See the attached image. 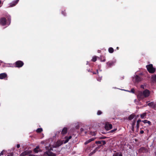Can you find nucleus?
<instances>
[{"label":"nucleus","instance_id":"f257e3e1","mask_svg":"<svg viewBox=\"0 0 156 156\" xmlns=\"http://www.w3.org/2000/svg\"><path fill=\"white\" fill-rule=\"evenodd\" d=\"M150 93L149 91L147 89L145 90L143 92L139 91L137 96L138 100L140 101L141 99L148 97L150 95Z\"/></svg>","mask_w":156,"mask_h":156},{"label":"nucleus","instance_id":"f03ea898","mask_svg":"<svg viewBox=\"0 0 156 156\" xmlns=\"http://www.w3.org/2000/svg\"><path fill=\"white\" fill-rule=\"evenodd\" d=\"M147 71L151 73H153L155 71L156 69L153 67L152 64H150L146 66Z\"/></svg>","mask_w":156,"mask_h":156},{"label":"nucleus","instance_id":"7ed1b4c3","mask_svg":"<svg viewBox=\"0 0 156 156\" xmlns=\"http://www.w3.org/2000/svg\"><path fill=\"white\" fill-rule=\"evenodd\" d=\"M15 66L16 67L20 68L22 67L24 65L23 62L20 60L16 61L15 64Z\"/></svg>","mask_w":156,"mask_h":156},{"label":"nucleus","instance_id":"20e7f679","mask_svg":"<svg viewBox=\"0 0 156 156\" xmlns=\"http://www.w3.org/2000/svg\"><path fill=\"white\" fill-rule=\"evenodd\" d=\"M148 151V149L144 147H142L139 150V152L140 153H147Z\"/></svg>","mask_w":156,"mask_h":156},{"label":"nucleus","instance_id":"39448f33","mask_svg":"<svg viewBox=\"0 0 156 156\" xmlns=\"http://www.w3.org/2000/svg\"><path fill=\"white\" fill-rule=\"evenodd\" d=\"M7 20L4 17H2L0 19V24L2 26H5L6 24Z\"/></svg>","mask_w":156,"mask_h":156},{"label":"nucleus","instance_id":"423d86ee","mask_svg":"<svg viewBox=\"0 0 156 156\" xmlns=\"http://www.w3.org/2000/svg\"><path fill=\"white\" fill-rule=\"evenodd\" d=\"M32 151L31 150H26L23 152L21 154H20V156H25L29 154L32 153Z\"/></svg>","mask_w":156,"mask_h":156},{"label":"nucleus","instance_id":"0eeeda50","mask_svg":"<svg viewBox=\"0 0 156 156\" xmlns=\"http://www.w3.org/2000/svg\"><path fill=\"white\" fill-rule=\"evenodd\" d=\"M64 143V142L62 140H58L54 144V147H58Z\"/></svg>","mask_w":156,"mask_h":156},{"label":"nucleus","instance_id":"6e6552de","mask_svg":"<svg viewBox=\"0 0 156 156\" xmlns=\"http://www.w3.org/2000/svg\"><path fill=\"white\" fill-rule=\"evenodd\" d=\"M105 128L107 130H108L112 128V124L107 122L105 124Z\"/></svg>","mask_w":156,"mask_h":156},{"label":"nucleus","instance_id":"1a4fd4ad","mask_svg":"<svg viewBox=\"0 0 156 156\" xmlns=\"http://www.w3.org/2000/svg\"><path fill=\"white\" fill-rule=\"evenodd\" d=\"M52 149L50 148V150L48 151H46L45 153V154H46L48 156H56V154L52 152L50 150H51Z\"/></svg>","mask_w":156,"mask_h":156},{"label":"nucleus","instance_id":"9d476101","mask_svg":"<svg viewBox=\"0 0 156 156\" xmlns=\"http://www.w3.org/2000/svg\"><path fill=\"white\" fill-rule=\"evenodd\" d=\"M80 134L82 136H83L87 133V130L86 129L81 128L80 129Z\"/></svg>","mask_w":156,"mask_h":156},{"label":"nucleus","instance_id":"9b49d317","mask_svg":"<svg viewBox=\"0 0 156 156\" xmlns=\"http://www.w3.org/2000/svg\"><path fill=\"white\" fill-rule=\"evenodd\" d=\"M115 61H109L107 63V65H108V67H111L112 66L114 65L115 63Z\"/></svg>","mask_w":156,"mask_h":156},{"label":"nucleus","instance_id":"f8f14e48","mask_svg":"<svg viewBox=\"0 0 156 156\" xmlns=\"http://www.w3.org/2000/svg\"><path fill=\"white\" fill-rule=\"evenodd\" d=\"M19 0H16L10 3V7H12L15 6L18 2Z\"/></svg>","mask_w":156,"mask_h":156},{"label":"nucleus","instance_id":"ddd939ff","mask_svg":"<svg viewBox=\"0 0 156 156\" xmlns=\"http://www.w3.org/2000/svg\"><path fill=\"white\" fill-rule=\"evenodd\" d=\"M7 75L6 73H3L0 74V79H3L7 77Z\"/></svg>","mask_w":156,"mask_h":156},{"label":"nucleus","instance_id":"4468645a","mask_svg":"<svg viewBox=\"0 0 156 156\" xmlns=\"http://www.w3.org/2000/svg\"><path fill=\"white\" fill-rule=\"evenodd\" d=\"M147 105L151 107L152 108H155L156 106V104L153 102L148 103Z\"/></svg>","mask_w":156,"mask_h":156},{"label":"nucleus","instance_id":"2eb2a0df","mask_svg":"<svg viewBox=\"0 0 156 156\" xmlns=\"http://www.w3.org/2000/svg\"><path fill=\"white\" fill-rule=\"evenodd\" d=\"M67 128L66 127H64L61 131V134L62 135H64L67 133Z\"/></svg>","mask_w":156,"mask_h":156},{"label":"nucleus","instance_id":"dca6fc26","mask_svg":"<svg viewBox=\"0 0 156 156\" xmlns=\"http://www.w3.org/2000/svg\"><path fill=\"white\" fill-rule=\"evenodd\" d=\"M135 80L136 82H139L142 80L141 78L138 75H136L135 76Z\"/></svg>","mask_w":156,"mask_h":156},{"label":"nucleus","instance_id":"f3484780","mask_svg":"<svg viewBox=\"0 0 156 156\" xmlns=\"http://www.w3.org/2000/svg\"><path fill=\"white\" fill-rule=\"evenodd\" d=\"M33 151L34 153H38L39 151L41 152L42 150L39 149V146H37L34 149Z\"/></svg>","mask_w":156,"mask_h":156},{"label":"nucleus","instance_id":"a211bd4d","mask_svg":"<svg viewBox=\"0 0 156 156\" xmlns=\"http://www.w3.org/2000/svg\"><path fill=\"white\" fill-rule=\"evenodd\" d=\"M71 138L72 136H69V137H68L67 136H65V140L64 142V143L66 144L68 142L69 140L71 139Z\"/></svg>","mask_w":156,"mask_h":156},{"label":"nucleus","instance_id":"6ab92c4d","mask_svg":"<svg viewBox=\"0 0 156 156\" xmlns=\"http://www.w3.org/2000/svg\"><path fill=\"white\" fill-rule=\"evenodd\" d=\"M141 121H142L141 120V119H138L137 120V121L136 125V127L137 130H138L139 127L140 122H141Z\"/></svg>","mask_w":156,"mask_h":156},{"label":"nucleus","instance_id":"aec40b11","mask_svg":"<svg viewBox=\"0 0 156 156\" xmlns=\"http://www.w3.org/2000/svg\"><path fill=\"white\" fill-rule=\"evenodd\" d=\"M135 116V115L133 114H132L130 115L128 117V119L129 120H131L133 119Z\"/></svg>","mask_w":156,"mask_h":156},{"label":"nucleus","instance_id":"412c9836","mask_svg":"<svg viewBox=\"0 0 156 156\" xmlns=\"http://www.w3.org/2000/svg\"><path fill=\"white\" fill-rule=\"evenodd\" d=\"M141 122H144V123H147L149 125H151V123L150 121L147 120H141Z\"/></svg>","mask_w":156,"mask_h":156},{"label":"nucleus","instance_id":"4be33fe9","mask_svg":"<svg viewBox=\"0 0 156 156\" xmlns=\"http://www.w3.org/2000/svg\"><path fill=\"white\" fill-rule=\"evenodd\" d=\"M147 114L146 112L144 113L143 114H141L140 115V117L141 119H143L146 116Z\"/></svg>","mask_w":156,"mask_h":156},{"label":"nucleus","instance_id":"5701e85b","mask_svg":"<svg viewBox=\"0 0 156 156\" xmlns=\"http://www.w3.org/2000/svg\"><path fill=\"white\" fill-rule=\"evenodd\" d=\"M43 131V129L42 128H38L36 130L37 133H40Z\"/></svg>","mask_w":156,"mask_h":156},{"label":"nucleus","instance_id":"b1692460","mask_svg":"<svg viewBox=\"0 0 156 156\" xmlns=\"http://www.w3.org/2000/svg\"><path fill=\"white\" fill-rule=\"evenodd\" d=\"M108 51L110 53H112L114 52V49L110 47L108 48Z\"/></svg>","mask_w":156,"mask_h":156},{"label":"nucleus","instance_id":"393cba45","mask_svg":"<svg viewBox=\"0 0 156 156\" xmlns=\"http://www.w3.org/2000/svg\"><path fill=\"white\" fill-rule=\"evenodd\" d=\"M101 61L103 62H105V57L103 56H101Z\"/></svg>","mask_w":156,"mask_h":156},{"label":"nucleus","instance_id":"a878e982","mask_svg":"<svg viewBox=\"0 0 156 156\" xmlns=\"http://www.w3.org/2000/svg\"><path fill=\"white\" fill-rule=\"evenodd\" d=\"M97 56H94L93 57L92 59L91 60V61L92 62H95L97 60Z\"/></svg>","mask_w":156,"mask_h":156},{"label":"nucleus","instance_id":"bb28decb","mask_svg":"<svg viewBox=\"0 0 156 156\" xmlns=\"http://www.w3.org/2000/svg\"><path fill=\"white\" fill-rule=\"evenodd\" d=\"M151 79L153 81L156 82V75L153 76L151 77Z\"/></svg>","mask_w":156,"mask_h":156},{"label":"nucleus","instance_id":"cd10ccee","mask_svg":"<svg viewBox=\"0 0 156 156\" xmlns=\"http://www.w3.org/2000/svg\"><path fill=\"white\" fill-rule=\"evenodd\" d=\"M96 151L95 150V149H94V150H93L92 152H90L89 154V156H90L92 155V154H94L96 152Z\"/></svg>","mask_w":156,"mask_h":156},{"label":"nucleus","instance_id":"c85d7f7f","mask_svg":"<svg viewBox=\"0 0 156 156\" xmlns=\"http://www.w3.org/2000/svg\"><path fill=\"white\" fill-rule=\"evenodd\" d=\"M136 121L135 119L134 120L132 123V126H134L135 125Z\"/></svg>","mask_w":156,"mask_h":156},{"label":"nucleus","instance_id":"c756f323","mask_svg":"<svg viewBox=\"0 0 156 156\" xmlns=\"http://www.w3.org/2000/svg\"><path fill=\"white\" fill-rule=\"evenodd\" d=\"M102 112L101 111L98 110V111L97 112V114L98 115H101L102 114Z\"/></svg>","mask_w":156,"mask_h":156},{"label":"nucleus","instance_id":"7c9ffc66","mask_svg":"<svg viewBox=\"0 0 156 156\" xmlns=\"http://www.w3.org/2000/svg\"><path fill=\"white\" fill-rule=\"evenodd\" d=\"M102 146V145H100L99 146H98V147H96L95 148V150L97 151L98 150L100 149L101 147Z\"/></svg>","mask_w":156,"mask_h":156},{"label":"nucleus","instance_id":"2f4dec72","mask_svg":"<svg viewBox=\"0 0 156 156\" xmlns=\"http://www.w3.org/2000/svg\"><path fill=\"white\" fill-rule=\"evenodd\" d=\"M95 143L96 144H101L102 143V141H97L95 142Z\"/></svg>","mask_w":156,"mask_h":156},{"label":"nucleus","instance_id":"473e14b6","mask_svg":"<svg viewBox=\"0 0 156 156\" xmlns=\"http://www.w3.org/2000/svg\"><path fill=\"white\" fill-rule=\"evenodd\" d=\"M117 129L116 128L115 129L113 130H112L111 131H110L109 133H113L115 131L117 130Z\"/></svg>","mask_w":156,"mask_h":156},{"label":"nucleus","instance_id":"72a5a7b5","mask_svg":"<svg viewBox=\"0 0 156 156\" xmlns=\"http://www.w3.org/2000/svg\"><path fill=\"white\" fill-rule=\"evenodd\" d=\"M62 13L63 15H64V16H66V13L65 12V11H62Z\"/></svg>","mask_w":156,"mask_h":156},{"label":"nucleus","instance_id":"f704fd0d","mask_svg":"<svg viewBox=\"0 0 156 156\" xmlns=\"http://www.w3.org/2000/svg\"><path fill=\"white\" fill-rule=\"evenodd\" d=\"M90 142H91V141L89 139L86 142H85L84 144L85 145L89 143H90Z\"/></svg>","mask_w":156,"mask_h":156},{"label":"nucleus","instance_id":"c9c22d12","mask_svg":"<svg viewBox=\"0 0 156 156\" xmlns=\"http://www.w3.org/2000/svg\"><path fill=\"white\" fill-rule=\"evenodd\" d=\"M8 22H9V23L8 24L7 23V24L9 25L11 22V18H8Z\"/></svg>","mask_w":156,"mask_h":156},{"label":"nucleus","instance_id":"e433bc0d","mask_svg":"<svg viewBox=\"0 0 156 156\" xmlns=\"http://www.w3.org/2000/svg\"><path fill=\"white\" fill-rule=\"evenodd\" d=\"M99 139H105L106 138L105 136H101L99 137Z\"/></svg>","mask_w":156,"mask_h":156},{"label":"nucleus","instance_id":"4c0bfd02","mask_svg":"<svg viewBox=\"0 0 156 156\" xmlns=\"http://www.w3.org/2000/svg\"><path fill=\"white\" fill-rule=\"evenodd\" d=\"M102 143V144L103 145H105L106 144V142L105 140H101Z\"/></svg>","mask_w":156,"mask_h":156},{"label":"nucleus","instance_id":"58836bf2","mask_svg":"<svg viewBox=\"0 0 156 156\" xmlns=\"http://www.w3.org/2000/svg\"><path fill=\"white\" fill-rule=\"evenodd\" d=\"M92 73L93 74H98V70H97V73H96L95 72H93Z\"/></svg>","mask_w":156,"mask_h":156},{"label":"nucleus","instance_id":"ea45409f","mask_svg":"<svg viewBox=\"0 0 156 156\" xmlns=\"http://www.w3.org/2000/svg\"><path fill=\"white\" fill-rule=\"evenodd\" d=\"M101 77H98L97 78V80L98 81H100V82L101 81Z\"/></svg>","mask_w":156,"mask_h":156},{"label":"nucleus","instance_id":"a19ab883","mask_svg":"<svg viewBox=\"0 0 156 156\" xmlns=\"http://www.w3.org/2000/svg\"><path fill=\"white\" fill-rule=\"evenodd\" d=\"M134 90L133 89H131V92L133 93H134Z\"/></svg>","mask_w":156,"mask_h":156},{"label":"nucleus","instance_id":"79ce46f5","mask_svg":"<svg viewBox=\"0 0 156 156\" xmlns=\"http://www.w3.org/2000/svg\"><path fill=\"white\" fill-rule=\"evenodd\" d=\"M94 138H92L90 139V140L91 142L92 141H93L94 140Z\"/></svg>","mask_w":156,"mask_h":156},{"label":"nucleus","instance_id":"37998d69","mask_svg":"<svg viewBox=\"0 0 156 156\" xmlns=\"http://www.w3.org/2000/svg\"><path fill=\"white\" fill-rule=\"evenodd\" d=\"M131 129L133 131H134V126H131Z\"/></svg>","mask_w":156,"mask_h":156},{"label":"nucleus","instance_id":"c03bdc74","mask_svg":"<svg viewBox=\"0 0 156 156\" xmlns=\"http://www.w3.org/2000/svg\"><path fill=\"white\" fill-rule=\"evenodd\" d=\"M90 134L93 135H94L95 134V132H93V133H92L91 132H90Z\"/></svg>","mask_w":156,"mask_h":156},{"label":"nucleus","instance_id":"a18cd8bd","mask_svg":"<svg viewBox=\"0 0 156 156\" xmlns=\"http://www.w3.org/2000/svg\"><path fill=\"white\" fill-rule=\"evenodd\" d=\"M144 131L142 130H141L140 132V134H143L144 133Z\"/></svg>","mask_w":156,"mask_h":156},{"label":"nucleus","instance_id":"49530a36","mask_svg":"<svg viewBox=\"0 0 156 156\" xmlns=\"http://www.w3.org/2000/svg\"><path fill=\"white\" fill-rule=\"evenodd\" d=\"M61 131H58V132H57L56 133V135H58V134H59L61 132Z\"/></svg>","mask_w":156,"mask_h":156},{"label":"nucleus","instance_id":"de8ad7c7","mask_svg":"<svg viewBox=\"0 0 156 156\" xmlns=\"http://www.w3.org/2000/svg\"><path fill=\"white\" fill-rule=\"evenodd\" d=\"M20 147V145L19 144H17V147L18 148Z\"/></svg>","mask_w":156,"mask_h":156},{"label":"nucleus","instance_id":"09e8293b","mask_svg":"<svg viewBox=\"0 0 156 156\" xmlns=\"http://www.w3.org/2000/svg\"><path fill=\"white\" fill-rule=\"evenodd\" d=\"M118 156H122V154L121 153H120L118 155Z\"/></svg>","mask_w":156,"mask_h":156},{"label":"nucleus","instance_id":"8fccbe9b","mask_svg":"<svg viewBox=\"0 0 156 156\" xmlns=\"http://www.w3.org/2000/svg\"><path fill=\"white\" fill-rule=\"evenodd\" d=\"M118 153H116V154H114L113 156H118Z\"/></svg>","mask_w":156,"mask_h":156},{"label":"nucleus","instance_id":"3c124183","mask_svg":"<svg viewBox=\"0 0 156 156\" xmlns=\"http://www.w3.org/2000/svg\"><path fill=\"white\" fill-rule=\"evenodd\" d=\"M3 151L0 154L1 155H3L4 154L3 153V151Z\"/></svg>","mask_w":156,"mask_h":156},{"label":"nucleus","instance_id":"603ef678","mask_svg":"<svg viewBox=\"0 0 156 156\" xmlns=\"http://www.w3.org/2000/svg\"><path fill=\"white\" fill-rule=\"evenodd\" d=\"M7 156H13V154L12 153H11L10 154V155H8Z\"/></svg>","mask_w":156,"mask_h":156},{"label":"nucleus","instance_id":"864d4df0","mask_svg":"<svg viewBox=\"0 0 156 156\" xmlns=\"http://www.w3.org/2000/svg\"><path fill=\"white\" fill-rule=\"evenodd\" d=\"M87 71L88 72H90V69H87Z\"/></svg>","mask_w":156,"mask_h":156},{"label":"nucleus","instance_id":"5fc2aeb1","mask_svg":"<svg viewBox=\"0 0 156 156\" xmlns=\"http://www.w3.org/2000/svg\"><path fill=\"white\" fill-rule=\"evenodd\" d=\"M100 52H101V51H100V50H98V53H100Z\"/></svg>","mask_w":156,"mask_h":156},{"label":"nucleus","instance_id":"6e6d98bb","mask_svg":"<svg viewBox=\"0 0 156 156\" xmlns=\"http://www.w3.org/2000/svg\"><path fill=\"white\" fill-rule=\"evenodd\" d=\"M116 49H117V50H119V47H117L116 48Z\"/></svg>","mask_w":156,"mask_h":156},{"label":"nucleus","instance_id":"4d7b16f0","mask_svg":"<svg viewBox=\"0 0 156 156\" xmlns=\"http://www.w3.org/2000/svg\"><path fill=\"white\" fill-rule=\"evenodd\" d=\"M45 148H46V149H48V147H45Z\"/></svg>","mask_w":156,"mask_h":156},{"label":"nucleus","instance_id":"13d9d810","mask_svg":"<svg viewBox=\"0 0 156 156\" xmlns=\"http://www.w3.org/2000/svg\"><path fill=\"white\" fill-rule=\"evenodd\" d=\"M143 87V85H141V88Z\"/></svg>","mask_w":156,"mask_h":156},{"label":"nucleus","instance_id":"bf43d9fd","mask_svg":"<svg viewBox=\"0 0 156 156\" xmlns=\"http://www.w3.org/2000/svg\"><path fill=\"white\" fill-rule=\"evenodd\" d=\"M1 1L0 0V4H1Z\"/></svg>","mask_w":156,"mask_h":156},{"label":"nucleus","instance_id":"052dcab7","mask_svg":"<svg viewBox=\"0 0 156 156\" xmlns=\"http://www.w3.org/2000/svg\"><path fill=\"white\" fill-rule=\"evenodd\" d=\"M1 155L0 154V156H1Z\"/></svg>","mask_w":156,"mask_h":156}]
</instances>
